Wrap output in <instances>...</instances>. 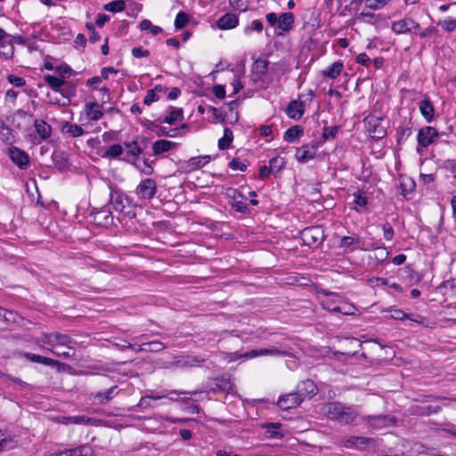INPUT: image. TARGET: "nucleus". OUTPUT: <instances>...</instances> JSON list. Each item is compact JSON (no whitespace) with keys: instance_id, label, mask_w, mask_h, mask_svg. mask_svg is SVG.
Returning <instances> with one entry per match:
<instances>
[{"instance_id":"obj_46","label":"nucleus","mask_w":456,"mask_h":456,"mask_svg":"<svg viewBox=\"0 0 456 456\" xmlns=\"http://www.w3.org/2000/svg\"><path fill=\"white\" fill-rule=\"evenodd\" d=\"M189 22V16L183 12H179L175 19V27L177 29L184 28Z\"/></svg>"},{"instance_id":"obj_26","label":"nucleus","mask_w":456,"mask_h":456,"mask_svg":"<svg viewBox=\"0 0 456 456\" xmlns=\"http://www.w3.org/2000/svg\"><path fill=\"white\" fill-rule=\"evenodd\" d=\"M59 421L62 424L68 425V424H76V425H87V424H93L95 420L83 416H63L59 418Z\"/></svg>"},{"instance_id":"obj_42","label":"nucleus","mask_w":456,"mask_h":456,"mask_svg":"<svg viewBox=\"0 0 456 456\" xmlns=\"http://www.w3.org/2000/svg\"><path fill=\"white\" fill-rule=\"evenodd\" d=\"M62 130L72 137H78L84 134L83 128L76 124L66 123Z\"/></svg>"},{"instance_id":"obj_10","label":"nucleus","mask_w":456,"mask_h":456,"mask_svg":"<svg viewBox=\"0 0 456 456\" xmlns=\"http://www.w3.org/2000/svg\"><path fill=\"white\" fill-rule=\"evenodd\" d=\"M11 160L20 169H26L29 164L28 155L17 147H11L8 151Z\"/></svg>"},{"instance_id":"obj_17","label":"nucleus","mask_w":456,"mask_h":456,"mask_svg":"<svg viewBox=\"0 0 456 456\" xmlns=\"http://www.w3.org/2000/svg\"><path fill=\"white\" fill-rule=\"evenodd\" d=\"M296 392L300 394V397L304 401L305 398H310L317 393V387L314 381L306 379L297 385Z\"/></svg>"},{"instance_id":"obj_15","label":"nucleus","mask_w":456,"mask_h":456,"mask_svg":"<svg viewBox=\"0 0 456 456\" xmlns=\"http://www.w3.org/2000/svg\"><path fill=\"white\" fill-rule=\"evenodd\" d=\"M152 127H156V134L158 136H167V137H176L178 135L184 134L185 131L188 129V126L186 124H183L180 127L167 129V127L159 126L154 123H151Z\"/></svg>"},{"instance_id":"obj_51","label":"nucleus","mask_w":456,"mask_h":456,"mask_svg":"<svg viewBox=\"0 0 456 456\" xmlns=\"http://www.w3.org/2000/svg\"><path fill=\"white\" fill-rule=\"evenodd\" d=\"M354 203L356 205L354 209L358 212H361L362 209L368 205V200L365 196L362 194H354Z\"/></svg>"},{"instance_id":"obj_62","label":"nucleus","mask_w":456,"mask_h":456,"mask_svg":"<svg viewBox=\"0 0 456 456\" xmlns=\"http://www.w3.org/2000/svg\"><path fill=\"white\" fill-rule=\"evenodd\" d=\"M356 62L368 67L371 63V60L365 53H362L356 56Z\"/></svg>"},{"instance_id":"obj_9","label":"nucleus","mask_w":456,"mask_h":456,"mask_svg":"<svg viewBox=\"0 0 456 456\" xmlns=\"http://www.w3.org/2000/svg\"><path fill=\"white\" fill-rule=\"evenodd\" d=\"M327 298L322 301L323 308L336 313H341L344 314H348L346 305H342L341 298L338 295L334 293L327 294Z\"/></svg>"},{"instance_id":"obj_18","label":"nucleus","mask_w":456,"mask_h":456,"mask_svg":"<svg viewBox=\"0 0 456 456\" xmlns=\"http://www.w3.org/2000/svg\"><path fill=\"white\" fill-rule=\"evenodd\" d=\"M285 352L276 348H263V349H253L248 352H246L241 357L245 358H255L258 356H265V355H273V356H281L284 355Z\"/></svg>"},{"instance_id":"obj_57","label":"nucleus","mask_w":456,"mask_h":456,"mask_svg":"<svg viewBox=\"0 0 456 456\" xmlns=\"http://www.w3.org/2000/svg\"><path fill=\"white\" fill-rule=\"evenodd\" d=\"M96 218H99L100 220H102L101 223H102L103 224H108L112 220V216L110 215V211H105V210L99 211L96 214L95 219Z\"/></svg>"},{"instance_id":"obj_23","label":"nucleus","mask_w":456,"mask_h":456,"mask_svg":"<svg viewBox=\"0 0 456 456\" xmlns=\"http://www.w3.org/2000/svg\"><path fill=\"white\" fill-rule=\"evenodd\" d=\"M239 19L233 13H226L217 20V26L221 29H232L238 26Z\"/></svg>"},{"instance_id":"obj_13","label":"nucleus","mask_w":456,"mask_h":456,"mask_svg":"<svg viewBox=\"0 0 456 456\" xmlns=\"http://www.w3.org/2000/svg\"><path fill=\"white\" fill-rule=\"evenodd\" d=\"M210 161L209 155L192 157L182 164L184 172L190 173L203 167Z\"/></svg>"},{"instance_id":"obj_55","label":"nucleus","mask_w":456,"mask_h":456,"mask_svg":"<svg viewBox=\"0 0 456 456\" xmlns=\"http://www.w3.org/2000/svg\"><path fill=\"white\" fill-rule=\"evenodd\" d=\"M388 0H364L365 6L372 9L378 10L383 7Z\"/></svg>"},{"instance_id":"obj_29","label":"nucleus","mask_w":456,"mask_h":456,"mask_svg":"<svg viewBox=\"0 0 456 456\" xmlns=\"http://www.w3.org/2000/svg\"><path fill=\"white\" fill-rule=\"evenodd\" d=\"M183 119V111L181 108H175V107H170L168 113L164 118L163 122L169 124V125H175L178 121H181Z\"/></svg>"},{"instance_id":"obj_24","label":"nucleus","mask_w":456,"mask_h":456,"mask_svg":"<svg viewBox=\"0 0 456 456\" xmlns=\"http://www.w3.org/2000/svg\"><path fill=\"white\" fill-rule=\"evenodd\" d=\"M392 420L393 419L387 415L367 416L364 418V421L374 428L387 426Z\"/></svg>"},{"instance_id":"obj_35","label":"nucleus","mask_w":456,"mask_h":456,"mask_svg":"<svg viewBox=\"0 0 456 456\" xmlns=\"http://www.w3.org/2000/svg\"><path fill=\"white\" fill-rule=\"evenodd\" d=\"M108 72H111V74H117L118 72V69L113 67H106L103 68L101 71V76H96L89 78L86 81L87 86H96L99 85L102 79H108Z\"/></svg>"},{"instance_id":"obj_59","label":"nucleus","mask_w":456,"mask_h":456,"mask_svg":"<svg viewBox=\"0 0 456 456\" xmlns=\"http://www.w3.org/2000/svg\"><path fill=\"white\" fill-rule=\"evenodd\" d=\"M229 167L232 170L245 171L247 169V165L242 163V162H240V159H232L229 162Z\"/></svg>"},{"instance_id":"obj_50","label":"nucleus","mask_w":456,"mask_h":456,"mask_svg":"<svg viewBox=\"0 0 456 456\" xmlns=\"http://www.w3.org/2000/svg\"><path fill=\"white\" fill-rule=\"evenodd\" d=\"M263 30V23L259 20H254L251 21L249 25H248L245 29L244 33L246 35L251 34L253 31L261 32Z\"/></svg>"},{"instance_id":"obj_1","label":"nucleus","mask_w":456,"mask_h":456,"mask_svg":"<svg viewBox=\"0 0 456 456\" xmlns=\"http://www.w3.org/2000/svg\"><path fill=\"white\" fill-rule=\"evenodd\" d=\"M322 411L330 419L338 420L343 424L352 423L358 416V412L352 406H346L339 402L328 403L322 406Z\"/></svg>"},{"instance_id":"obj_40","label":"nucleus","mask_w":456,"mask_h":456,"mask_svg":"<svg viewBox=\"0 0 456 456\" xmlns=\"http://www.w3.org/2000/svg\"><path fill=\"white\" fill-rule=\"evenodd\" d=\"M64 452L67 456H93V450L88 445H82L76 449Z\"/></svg>"},{"instance_id":"obj_3","label":"nucleus","mask_w":456,"mask_h":456,"mask_svg":"<svg viewBox=\"0 0 456 456\" xmlns=\"http://www.w3.org/2000/svg\"><path fill=\"white\" fill-rule=\"evenodd\" d=\"M438 135V132L435 127L424 126L420 128L417 134L418 145L416 151L418 154L423 156L424 151L435 142Z\"/></svg>"},{"instance_id":"obj_47","label":"nucleus","mask_w":456,"mask_h":456,"mask_svg":"<svg viewBox=\"0 0 456 456\" xmlns=\"http://www.w3.org/2000/svg\"><path fill=\"white\" fill-rule=\"evenodd\" d=\"M338 126H324L322 130V138L324 140H331L334 139L338 132Z\"/></svg>"},{"instance_id":"obj_4","label":"nucleus","mask_w":456,"mask_h":456,"mask_svg":"<svg viewBox=\"0 0 456 456\" xmlns=\"http://www.w3.org/2000/svg\"><path fill=\"white\" fill-rule=\"evenodd\" d=\"M301 240L303 243L309 247H317L321 245L324 240V230L322 226H310L301 231Z\"/></svg>"},{"instance_id":"obj_19","label":"nucleus","mask_w":456,"mask_h":456,"mask_svg":"<svg viewBox=\"0 0 456 456\" xmlns=\"http://www.w3.org/2000/svg\"><path fill=\"white\" fill-rule=\"evenodd\" d=\"M119 393V389L117 386H113L105 391L97 392L94 398L98 404H106L116 397Z\"/></svg>"},{"instance_id":"obj_53","label":"nucleus","mask_w":456,"mask_h":456,"mask_svg":"<svg viewBox=\"0 0 456 456\" xmlns=\"http://www.w3.org/2000/svg\"><path fill=\"white\" fill-rule=\"evenodd\" d=\"M285 164V161L283 159L275 157L273 158L269 162V167L271 168L272 172H278L280 171Z\"/></svg>"},{"instance_id":"obj_5","label":"nucleus","mask_w":456,"mask_h":456,"mask_svg":"<svg viewBox=\"0 0 456 456\" xmlns=\"http://www.w3.org/2000/svg\"><path fill=\"white\" fill-rule=\"evenodd\" d=\"M383 122V118L372 115H369L364 118V126L370 136L377 140L386 136L387 131Z\"/></svg>"},{"instance_id":"obj_39","label":"nucleus","mask_w":456,"mask_h":456,"mask_svg":"<svg viewBox=\"0 0 456 456\" xmlns=\"http://www.w3.org/2000/svg\"><path fill=\"white\" fill-rule=\"evenodd\" d=\"M53 161L55 167L61 171L65 170L68 167V160L61 151H54L53 153Z\"/></svg>"},{"instance_id":"obj_11","label":"nucleus","mask_w":456,"mask_h":456,"mask_svg":"<svg viewBox=\"0 0 456 456\" xmlns=\"http://www.w3.org/2000/svg\"><path fill=\"white\" fill-rule=\"evenodd\" d=\"M45 339H43V343L50 346L52 348H57L59 346H66L72 342V338L66 335L61 333H49L44 334Z\"/></svg>"},{"instance_id":"obj_41","label":"nucleus","mask_w":456,"mask_h":456,"mask_svg":"<svg viewBox=\"0 0 456 456\" xmlns=\"http://www.w3.org/2000/svg\"><path fill=\"white\" fill-rule=\"evenodd\" d=\"M166 397V395H157V396H151V395H145L142 396L136 407L146 409V408H153L155 407V404L152 403L155 400L161 399Z\"/></svg>"},{"instance_id":"obj_48","label":"nucleus","mask_w":456,"mask_h":456,"mask_svg":"<svg viewBox=\"0 0 456 456\" xmlns=\"http://www.w3.org/2000/svg\"><path fill=\"white\" fill-rule=\"evenodd\" d=\"M126 153L132 157H137L142 153V148L136 142H132L126 144Z\"/></svg>"},{"instance_id":"obj_37","label":"nucleus","mask_w":456,"mask_h":456,"mask_svg":"<svg viewBox=\"0 0 456 456\" xmlns=\"http://www.w3.org/2000/svg\"><path fill=\"white\" fill-rule=\"evenodd\" d=\"M302 134L303 129L298 126H294L285 131L283 138L288 142H294L297 141Z\"/></svg>"},{"instance_id":"obj_30","label":"nucleus","mask_w":456,"mask_h":456,"mask_svg":"<svg viewBox=\"0 0 456 456\" xmlns=\"http://www.w3.org/2000/svg\"><path fill=\"white\" fill-rule=\"evenodd\" d=\"M294 23V15L291 12H283L280 15L278 20V28L284 32L289 31Z\"/></svg>"},{"instance_id":"obj_58","label":"nucleus","mask_w":456,"mask_h":456,"mask_svg":"<svg viewBox=\"0 0 456 456\" xmlns=\"http://www.w3.org/2000/svg\"><path fill=\"white\" fill-rule=\"evenodd\" d=\"M147 343L149 346L147 352H160L166 347L163 343L157 340H152Z\"/></svg>"},{"instance_id":"obj_31","label":"nucleus","mask_w":456,"mask_h":456,"mask_svg":"<svg viewBox=\"0 0 456 456\" xmlns=\"http://www.w3.org/2000/svg\"><path fill=\"white\" fill-rule=\"evenodd\" d=\"M343 68H344L343 63L340 61H338L332 63V65L328 67L326 69H323L322 71V75L324 77H329V78L334 79L341 74Z\"/></svg>"},{"instance_id":"obj_25","label":"nucleus","mask_w":456,"mask_h":456,"mask_svg":"<svg viewBox=\"0 0 456 456\" xmlns=\"http://www.w3.org/2000/svg\"><path fill=\"white\" fill-rule=\"evenodd\" d=\"M419 109L422 117L428 121L431 122L434 118L435 110L432 102L428 98H425L419 103Z\"/></svg>"},{"instance_id":"obj_22","label":"nucleus","mask_w":456,"mask_h":456,"mask_svg":"<svg viewBox=\"0 0 456 456\" xmlns=\"http://www.w3.org/2000/svg\"><path fill=\"white\" fill-rule=\"evenodd\" d=\"M178 146L177 142L167 141V140H159L156 141L152 145V151L154 155H159L164 152H167L172 150H175Z\"/></svg>"},{"instance_id":"obj_60","label":"nucleus","mask_w":456,"mask_h":456,"mask_svg":"<svg viewBox=\"0 0 456 456\" xmlns=\"http://www.w3.org/2000/svg\"><path fill=\"white\" fill-rule=\"evenodd\" d=\"M382 229H383L384 239L388 241L392 240L394 238V234H395L394 229L392 228V226L389 224H385L382 226Z\"/></svg>"},{"instance_id":"obj_32","label":"nucleus","mask_w":456,"mask_h":456,"mask_svg":"<svg viewBox=\"0 0 456 456\" xmlns=\"http://www.w3.org/2000/svg\"><path fill=\"white\" fill-rule=\"evenodd\" d=\"M281 425L278 422H268L262 425V428L266 430L268 438H281L283 435L280 432Z\"/></svg>"},{"instance_id":"obj_36","label":"nucleus","mask_w":456,"mask_h":456,"mask_svg":"<svg viewBox=\"0 0 456 456\" xmlns=\"http://www.w3.org/2000/svg\"><path fill=\"white\" fill-rule=\"evenodd\" d=\"M25 357L33 362L41 363L46 366H55L58 364V362L53 359L32 353H26Z\"/></svg>"},{"instance_id":"obj_14","label":"nucleus","mask_w":456,"mask_h":456,"mask_svg":"<svg viewBox=\"0 0 456 456\" xmlns=\"http://www.w3.org/2000/svg\"><path fill=\"white\" fill-rule=\"evenodd\" d=\"M339 248H350V251H354L357 248L362 250H366L367 248L364 247L362 239L355 234L350 236H344L341 238L339 242Z\"/></svg>"},{"instance_id":"obj_52","label":"nucleus","mask_w":456,"mask_h":456,"mask_svg":"<svg viewBox=\"0 0 456 456\" xmlns=\"http://www.w3.org/2000/svg\"><path fill=\"white\" fill-rule=\"evenodd\" d=\"M11 129L0 119V140L7 142L11 139Z\"/></svg>"},{"instance_id":"obj_8","label":"nucleus","mask_w":456,"mask_h":456,"mask_svg":"<svg viewBox=\"0 0 456 456\" xmlns=\"http://www.w3.org/2000/svg\"><path fill=\"white\" fill-rule=\"evenodd\" d=\"M419 28V24L409 17L395 20L391 24V29L395 34L411 33Z\"/></svg>"},{"instance_id":"obj_64","label":"nucleus","mask_w":456,"mask_h":456,"mask_svg":"<svg viewBox=\"0 0 456 456\" xmlns=\"http://www.w3.org/2000/svg\"><path fill=\"white\" fill-rule=\"evenodd\" d=\"M229 2L234 9L240 12H245L248 9L247 4H245L242 0H229Z\"/></svg>"},{"instance_id":"obj_43","label":"nucleus","mask_w":456,"mask_h":456,"mask_svg":"<svg viewBox=\"0 0 456 456\" xmlns=\"http://www.w3.org/2000/svg\"><path fill=\"white\" fill-rule=\"evenodd\" d=\"M126 3L123 0H114L104 5V9L111 12H118L124 11Z\"/></svg>"},{"instance_id":"obj_44","label":"nucleus","mask_w":456,"mask_h":456,"mask_svg":"<svg viewBox=\"0 0 456 456\" xmlns=\"http://www.w3.org/2000/svg\"><path fill=\"white\" fill-rule=\"evenodd\" d=\"M161 91V86H156L153 89H150L147 91L146 95L143 99V103L145 105H151L152 102H157L159 100V95L157 92Z\"/></svg>"},{"instance_id":"obj_54","label":"nucleus","mask_w":456,"mask_h":456,"mask_svg":"<svg viewBox=\"0 0 456 456\" xmlns=\"http://www.w3.org/2000/svg\"><path fill=\"white\" fill-rule=\"evenodd\" d=\"M7 80L10 84L16 87H22L26 85V80L23 77L15 76L13 74L8 75Z\"/></svg>"},{"instance_id":"obj_21","label":"nucleus","mask_w":456,"mask_h":456,"mask_svg":"<svg viewBox=\"0 0 456 456\" xmlns=\"http://www.w3.org/2000/svg\"><path fill=\"white\" fill-rule=\"evenodd\" d=\"M45 81L53 91L61 93L65 97H69V94L65 93L64 90L61 88L62 86L65 84V80L63 78H59L53 75H46L45 76ZM73 94L74 93L70 94V95Z\"/></svg>"},{"instance_id":"obj_63","label":"nucleus","mask_w":456,"mask_h":456,"mask_svg":"<svg viewBox=\"0 0 456 456\" xmlns=\"http://www.w3.org/2000/svg\"><path fill=\"white\" fill-rule=\"evenodd\" d=\"M213 93L218 99H224L225 97V88L222 85H216L213 87Z\"/></svg>"},{"instance_id":"obj_16","label":"nucleus","mask_w":456,"mask_h":456,"mask_svg":"<svg viewBox=\"0 0 456 456\" xmlns=\"http://www.w3.org/2000/svg\"><path fill=\"white\" fill-rule=\"evenodd\" d=\"M316 155V147L314 145H303L297 149L296 159L298 162L306 163L314 159Z\"/></svg>"},{"instance_id":"obj_20","label":"nucleus","mask_w":456,"mask_h":456,"mask_svg":"<svg viewBox=\"0 0 456 456\" xmlns=\"http://www.w3.org/2000/svg\"><path fill=\"white\" fill-rule=\"evenodd\" d=\"M371 442L370 438L362 436H351L341 442V444L346 448L364 449Z\"/></svg>"},{"instance_id":"obj_6","label":"nucleus","mask_w":456,"mask_h":456,"mask_svg":"<svg viewBox=\"0 0 456 456\" xmlns=\"http://www.w3.org/2000/svg\"><path fill=\"white\" fill-rule=\"evenodd\" d=\"M226 196L232 200V206L236 211L244 214L249 212L248 199L237 189H227Z\"/></svg>"},{"instance_id":"obj_33","label":"nucleus","mask_w":456,"mask_h":456,"mask_svg":"<svg viewBox=\"0 0 456 456\" xmlns=\"http://www.w3.org/2000/svg\"><path fill=\"white\" fill-rule=\"evenodd\" d=\"M35 128L37 134L40 136L42 140H46L47 138L50 137L52 128L51 126L48 125L45 121L37 119L35 121Z\"/></svg>"},{"instance_id":"obj_49","label":"nucleus","mask_w":456,"mask_h":456,"mask_svg":"<svg viewBox=\"0 0 456 456\" xmlns=\"http://www.w3.org/2000/svg\"><path fill=\"white\" fill-rule=\"evenodd\" d=\"M123 153V148L120 144H112L105 152L106 157L118 158Z\"/></svg>"},{"instance_id":"obj_28","label":"nucleus","mask_w":456,"mask_h":456,"mask_svg":"<svg viewBox=\"0 0 456 456\" xmlns=\"http://www.w3.org/2000/svg\"><path fill=\"white\" fill-rule=\"evenodd\" d=\"M304 114L303 103L298 101L291 102L287 107V115L293 119H299Z\"/></svg>"},{"instance_id":"obj_38","label":"nucleus","mask_w":456,"mask_h":456,"mask_svg":"<svg viewBox=\"0 0 456 456\" xmlns=\"http://www.w3.org/2000/svg\"><path fill=\"white\" fill-rule=\"evenodd\" d=\"M233 140V134L230 128H224L223 136L218 140V148L222 151L227 150Z\"/></svg>"},{"instance_id":"obj_7","label":"nucleus","mask_w":456,"mask_h":456,"mask_svg":"<svg viewBox=\"0 0 456 456\" xmlns=\"http://www.w3.org/2000/svg\"><path fill=\"white\" fill-rule=\"evenodd\" d=\"M135 192L142 199L151 200L157 192V183L151 178L143 179L137 185Z\"/></svg>"},{"instance_id":"obj_61","label":"nucleus","mask_w":456,"mask_h":456,"mask_svg":"<svg viewBox=\"0 0 456 456\" xmlns=\"http://www.w3.org/2000/svg\"><path fill=\"white\" fill-rule=\"evenodd\" d=\"M132 55L134 58L148 57L150 55V52L142 47H134L132 49Z\"/></svg>"},{"instance_id":"obj_45","label":"nucleus","mask_w":456,"mask_h":456,"mask_svg":"<svg viewBox=\"0 0 456 456\" xmlns=\"http://www.w3.org/2000/svg\"><path fill=\"white\" fill-rule=\"evenodd\" d=\"M438 25L445 31L452 32L456 29V18L447 17L438 22Z\"/></svg>"},{"instance_id":"obj_12","label":"nucleus","mask_w":456,"mask_h":456,"mask_svg":"<svg viewBox=\"0 0 456 456\" xmlns=\"http://www.w3.org/2000/svg\"><path fill=\"white\" fill-rule=\"evenodd\" d=\"M302 402L303 400L302 397H300V394L293 392L281 395L277 402V405L281 410H289L298 406Z\"/></svg>"},{"instance_id":"obj_34","label":"nucleus","mask_w":456,"mask_h":456,"mask_svg":"<svg viewBox=\"0 0 456 456\" xmlns=\"http://www.w3.org/2000/svg\"><path fill=\"white\" fill-rule=\"evenodd\" d=\"M268 61L264 59H257L252 66V72L256 78L260 79L267 71Z\"/></svg>"},{"instance_id":"obj_27","label":"nucleus","mask_w":456,"mask_h":456,"mask_svg":"<svg viewBox=\"0 0 456 456\" xmlns=\"http://www.w3.org/2000/svg\"><path fill=\"white\" fill-rule=\"evenodd\" d=\"M85 112L89 120L97 121L102 118L103 112L96 102H89L86 104Z\"/></svg>"},{"instance_id":"obj_2","label":"nucleus","mask_w":456,"mask_h":456,"mask_svg":"<svg viewBox=\"0 0 456 456\" xmlns=\"http://www.w3.org/2000/svg\"><path fill=\"white\" fill-rule=\"evenodd\" d=\"M110 202L116 211L123 214L125 216L132 218L135 216L134 206L126 195L111 191Z\"/></svg>"},{"instance_id":"obj_56","label":"nucleus","mask_w":456,"mask_h":456,"mask_svg":"<svg viewBox=\"0 0 456 456\" xmlns=\"http://www.w3.org/2000/svg\"><path fill=\"white\" fill-rule=\"evenodd\" d=\"M55 71L64 79L71 75L72 69L64 64L55 67Z\"/></svg>"}]
</instances>
